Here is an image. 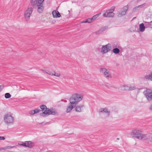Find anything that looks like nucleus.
Returning <instances> with one entry per match:
<instances>
[{"label": "nucleus", "mask_w": 152, "mask_h": 152, "mask_svg": "<svg viewBox=\"0 0 152 152\" xmlns=\"http://www.w3.org/2000/svg\"><path fill=\"white\" fill-rule=\"evenodd\" d=\"M83 96L82 94L75 93L73 94L69 99V103L67 106L66 112L69 113L75 107L78 103L82 100Z\"/></svg>", "instance_id": "1"}, {"label": "nucleus", "mask_w": 152, "mask_h": 152, "mask_svg": "<svg viewBox=\"0 0 152 152\" xmlns=\"http://www.w3.org/2000/svg\"><path fill=\"white\" fill-rule=\"evenodd\" d=\"M54 18H58L60 17L61 15L59 12L57 10H54L52 12Z\"/></svg>", "instance_id": "13"}, {"label": "nucleus", "mask_w": 152, "mask_h": 152, "mask_svg": "<svg viewBox=\"0 0 152 152\" xmlns=\"http://www.w3.org/2000/svg\"><path fill=\"white\" fill-rule=\"evenodd\" d=\"M128 5H126L124 6L122 8V11L121 12H119L118 16L119 17H121L123 16L124 15L126 12L127 10L128 9Z\"/></svg>", "instance_id": "11"}, {"label": "nucleus", "mask_w": 152, "mask_h": 152, "mask_svg": "<svg viewBox=\"0 0 152 152\" xmlns=\"http://www.w3.org/2000/svg\"><path fill=\"white\" fill-rule=\"evenodd\" d=\"M143 132H144L140 129L135 128L132 129V133H140Z\"/></svg>", "instance_id": "16"}, {"label": "nucleus", "mask_w": 152, "mask_h": 152, "mask_svg": "<svg viewBox=\"0 0 152 152\" xmlns=\"http://www.w3.org/2000/svg\"><path fill=\"white\" fill-rule=\"evenodd\" d=\"M101 14V13H99V14H96L91 18L92 22L94 21L96 18H98Z\"/></svg>", "instance_id": "20"}, {"label": "nucleus", "mask_w": 152, "mask_h": 152, "mask_svg": "<svg viewBox=\"0 0 152 152\" xmlns=\"http://www.w3.org/2000/svg\"><path fill=\"white\" fill-rule=\"evenodd\" d=\"M145 27L143 23L140 24L139 26V31L142 32L145 31Z\"/></svg>", "instance_id": "14"}, {"label": "nucleus", "mask_w": 152, "mask_h": 152, "mask_svg": "<svg viewBox=\"0 0 152 152\" xmlns=\"http://www.w3.org/2000/svg\"><path fill=\"white\" fill-rule=\"evenodd\" d=\"M14 146H7L5 147V149H10L13 148Z\"/></svg>", "instance_id": "34"}, {"label": "nucleus", "mask_w": 152, "mask_h": 152, "mask_svg": "<svg viewBox=\"0 0 152 152\" xmlns=\"http://www.w3.org/2000/svg\"><path fill=\"white\" fill-rule=\"evenodd\" d=\"M26 144L27 145V147L29 148H32L34 146L33 143L30 141H26Z\"/></svg>", "instance_id": "18"}, {"label": "nucleus", "mask_w": 152, "mask_h": 152, "mask_svg": "<svg viewBox=\"0 0 152 152\" xmlns=\"http://www.w3.org/2000/svg\"><path fill=\"white\" fill-rule=\"evenodd\" d=\"M41 70L42 71H43L44 73H46V72H47L46 71H45L44 69H41Z\"/></svg>", "instance_id": "39"}, {"label": "nucleus", "mask_w": 152, "mask_h": 152, "mask_svg": "<svg viewBox=\"0 0 152 152\" xmlns=\"http://www.w3.org/2000/svg\"><path fill=\"white\" fill-rule=\"evenodd\" d=\"M29 114L31 115H33L34 114V110H32L30 111L29 112Z\"/></svg>", "instance_id": "32"}, {"label": "nucleus", "mask_w": 152, "mask_h": 152, "mask_svg": "<svg viewBox=\"0 0 152 152\" xmlns=\"http://www.w3.org/2000/svg\"><path fill=\"white\" fill-rule=\"evenodd\" d=\"M129 91H132L136 89L135 86L134 84H129Z\"/></svg>", "instance_id": "19"}, {"label": "nucleus", "mask_w": 152, "mask_h": 152, "mask_svg": "<svg viewBox=\"0 0 152 152\" xmlns=\"http://www.w3.org/2000/svg\"><path fill=\"white\" fill-rule=\"evenodd\" d=\"M98 113L101 117L103 119H106L110 116V110L107 107L100 108L98 110Z\"/></svg>", "instance_id": "4"}, {"label": "nucleus", "mask_w": 152, "mask_h": 152, "mask_svg": "<svg viewBox=\"0 0 152 152\" xmlns=\"http://www.w3.org/2000/svg\"><path fill=\"white\" fill-rule=\"evenodd\" d=\"M55 72V71H48L47 72H46V73L47 74L51 76L54 75V73Z\"/></svg>", "instance_id": "23"}, {"label": "nucleus", "mask_w": 152, "mask_h": 152, "mask_svg": "<svg viewBox=\"0 0 152 152\" xmlns=\"http://www.w3.org/2000/svg\"><path fill=\"white\" fill-rule=\"evenodd\" d=\"M58 77H60L61 76V74L60 73H56L55 72L54 73V75Z\"/></svg>", "instance_id": "25"}, {"label": "nucleus", "mask_w": 152, "mask_h": 152, "mask_svg": "<svg viewBox=\"0 0 152 152\" xmlns=\"http://www.w3.org/2000/svg\"><path fill=\"white\" fill-rule=\"evenodd\" d=\"M117 139L118 140H119V139L118 138H117Z\"/></svg>", "instance_id": "44"}, {"label": "nucleus", "mask_w": 152, "mask_h": 152, "mask_svg": "<svg viewBox=\"0 0 152 152\" xmlns=\"http://www.w3.org/2000/svg\"><path fill=\"white\" fill-rule=\"evenodd\" d=\"M118 89L121 91H125V85H121L118 88Z\"/></svg>", "instance_id": "22"}, {"label": "nucleus", "mask_w": 152, "mask_h": 152, "mask_svg": "<svg viewBox=\"0 0 152 152\" xmlns=\"http://www.w3.org/2000/svg\"><path fill=\"white\" fill-rule=\"evenodd\" d=\"M82 23H88V21H87V19H86V20H84L82 21L81 22Z\"/></svg>", "instance_id": "36"}, {"label": "nucleus", "mask_w": 152, "mask_h": 152, "mask_svg": "<svg viewBox=\"0 0 152 152\" xmlns=\"http://www.w3.org/2000/svg\"><path fill=\"white\" fill-rule=\"evenodd\" d=\"M34 114H36L38 113L39 112L41 111L40 110L36 109L34 110Z\"/></svg>", "instance_id": "28"}, {"label": "nucleus", "mask_w": 152, "mask_h": 152, "mask_svg": "<svg viewBox=\"0 0 152 152\" xmlns=\"http://www.w3.org/2000/svg\"><path fill=\"white\" fill-rule=\"evenodd\" d=\"M5 139L4 137L0 136V140H3Z\"/></svg>", "instance_id": "37"}, {"label": "nucleus", "mask_w": 152, "mask_h": 152, "mask_svg": "<svg viewBox=\"0 0 152 152\" xmlns=\"http://www.w3.org/2000/svg\"><path fill=\"white\" fill-rule=\"evenodd\" d=\"M149 109L150 110H152V104L150 106Z\"/></svg>", "instance_id": "38"}, {"label": "nucleus", "mask_w": 152, "mask_h": 152, "mask_svg": "<svg viewBox=\"0 0 152 152\" xmlns=\"http://www.w3.org/2000/svg\"><path fill=\"white\" fill-rule=\"evenodd\" d=\"M103 15L105 17H111L114 16V13L110 10H107L103 14Z\"/></svg>", "instance_id": "12"}, {"label": "nucleus", "mask_w": 152, "mask_h": 152, "mask_svg": "<svg viewBox=\"0 0 152 152\" xmlns=\"http://www.w3.org/2000/svg\"><path fill=\"white\" fill-rule=\"evenodd\" d=\"M143 94L148 102L152 101V90L149 88H146L143 92Z\"/></svg>", "instance_id": "5"}, {"label": "nucleus", "mask_w": 152, "mask_h": 152, "mask_svg": "<svg viewBox=\"0 0 152 152\" xmlns=\"http://www.w3.org/2000/svg\"><path fill=\"white\" fill-rule=\"evenodd\" d=\"M131 136L139 140H145L147 138L146 134H131Z\"/></svg>", "instance_id": "10"}, {"label": "nucleus", "mask_w": 152, "mask_h": 152, "mask_svg": "<svg viewBox=\"0 0 152 152\" xmlns=\"http://www.w3.org/2000/svg\"><path fill=\"white\" fill-rule=\"evenodd\" d=\"M100 72L102 73L104 76L107 78L112 77V75L110 72L105 68H104L100 69Z\"/></svg>", "instance_id": "9"}, {"label": "nucleus", "mask_w": 152, "mask_h": 152, "mask_svg": "<svg viewBox=\"0 0 152 152\" xmlns=\"http://www.w3.org/2000/svg\"><path fill=\"white\" fill-rule=\"evenodd\" d=\"M83 107V105H80L77 106H76L75 110L77 112H80L82 111V109Z\"/></svg>", "instance_id": "17"}, {"label": "nucleus", "mask_w": 152, "mask_h": 152, "mask_svg": "<svg viewBox=\"0 0 152 152\" xmlns=\"http://www.w3.org/2000/svg\"><path fill=\"white\" fill-rule=\"evenodd\" d=\"M1 86H0V92L1 91Z\"/></svg>", "instance_id": "42"}, {"label": "nucleus", "mask_w": 152, "mask_h": 152, "mask_svg": "<svg viewBox=\"0 0 152 152\" xmlns=\"http://www.w3.org/2000/svg\"><path fill=\"white\" fill-rule=\"evenodd\" d=\"M115 8V6H113L111 7V8L109 10H110V11H112L113 12V11L114 10Z\"/></svg>", "instance_id": "30"}, {"label": "nucleus", "mask_w": 152, "mask_h": 152, "mask_svg": "<svg viewBox=\"0 0 152 152\" xmlns=\"http://www.w3.org/2000/svg\"><path fill=\"white\" fill-rule=\"evenodd\" d=\"M20 132H24L23 131H20Z\"/></svg>", "instance_id": "43"}, {"label": "nucleus", "mask_w": 152, "mask_h": 152, "mask_svg": "<svg viewBox=\"0 0 152 152\" xmlns=\"http://www.w3.org/2000/svg\"><path fill=\"white\" fill-rule=\"evenodd\" d=\"M22 142H20L19 143V145H22Z\"/></svg>", "instance_id": "40"}, {"label": "nucleus", "mask_w": 152, "mask_h": 152, "mask_svg": "<svg viewBox=\"0 0 152 152\" xmlns=\"http://www.w3.org/2000/svg\"><path fill=\"white\" fill-rule=\"evenodd\" d=\"M88 23H90L92 22L91 18L87 19Z\"/></svg>", "instance_id": "33"}, {"label": "nucleus", "mask_w": 152, "mask_h": 152, "mask_svg": "<svg viewBox=\"0 0 152 152\" xmlns=\"http://www.w3.org/2000/svg\"><path fill=\"white\" fill-rule=\"evenodd\" d=\"M4 120L5 122L7 124H13L14 121L12 115L10 113H7L4 115Z\"/></svg>", "instance_id": "6"}, {"label": "nucleus", "mask_w": 152, "mask_h": 152, "mask_svg": "<svg viewBox=\"0 0 152 152\" xmlns=\"http://www.w3.org/2000/svg\"><path fill=\"white\" fill-rule=\"evenodd\" d=\"M111 49V45L110 44L108 43L107 45L102 46L100 52L102 54H104L110 52Z\"/></svg>", "instance_id": "7"}, {"label": "nucleus", "mask_w": 152, "mask_h": 152, "mask_svg": "<svg viewBox=\"0 0 152 152\" xmlns=\"http://www.w3.org/2000/svg\"><path fill=\"white\" fill-rule=\"evenodd\" d=\"M107 28V27H104L102 28L100 30L102 31V32H103Z\"/></svg>", "instance_id": "31"}, {"label": "nucleus", "mask_w": 152, "mask_h": 152, "mask_svg": "<svg viewBox=\"0 0 152 152\" xmlns=\"http://www.w3.org/2000/svg\"><path fill=\"white\" fill-rule=\"evenodd\" d=\"M145 79L146 80H150L152 81V72L148 75L144 76Z\"/></svg>", "instance_id": "15"}, {"label": "nucleus", "mask_w": 152, "mask_h": 152, "mask_svg": "<svg viewBox=\"0 0 152 152\" xmlns=\"http://www.w3.org/2000/svg\"><path fill=\"white\" fill-rule=\"evenodd\" d=\"M40 107L42 111H44L42 113H40V115L41 116L45 117L46 115H55L57 113L56 110L55 109L53 108L50 109L47 108L44 105H40Z\"/></svg>", "instance_id": "2"}, {"label": "nucleus", "mask_w": 152, "mask_h": 152, "mask_svg": "<svg viewBox=\"0 0 152 152\" xmlns=\"http://www.w3.org/2000/svg\"><path fill=\"white\" fill-rule=\"evenodd\" d=\"M11 97V95L9 93H6L5 94V97L6 99L9 98Z\"/></svg>", "instance_id": "24"}, {"label": "nucleus", "mask_w": 152, "mask_h": 152, "mask_svg": "<svg viewBox=\"0 0 152 152\" xmlns=\"http://www.w3.org/2000/svg\"><path fill=\"white\" fill-rule=\"evenodd\" d=\"M22 145L24 146L27 147V145L26 144V141L24 142H22Z\"/></svg>", "instance_id": "35"}, {"label": "nucleus", "mask_w": 152, "mask_h": 152, "mask_svg": "<svg viewBox=\"0 0 152 152\" xmlns=\"http://www.w3.org/2000/svg\"><path fill=\"white\" fill-rule=\"evenodd\" d=\"M120 51V50L117 48H114L113 50V52L115 54H117L119 53Z\"/></svg>", "instance_id": "21"}, {"label": "nucleus", "mask_w": 152, "mask_h": 152, "mask_svg": "<svg viewBox=\"0 0 152 152\" xmlns=\"http://www.w3.org/2000/svg\"><path fill=\"white\" fill-rule=\"evenodd\" d=\"M125 91H129V84L125 85Z\"/></svg>", "instance_id": "29"}, {"label": "nucleus", "mask_w": 152, "mask_h": 152, "mask_svg": "<svg viewBox=\"0 0 152 152\" xmlns=\"http://www.w3.org/2000/svg\"><path fill=\"white\" fill-rule=\"evenodd\" d=\"M142 5H139L137 7H136L134 8L133 9V10L134 11H136V10H138V9L140 7H141Z\"/></svg>", "instance_id": "27"}, {"label": "nucleus", "mask_w": 152, "mask_h": 152, "mask_svg": "<svg viewBox=\"0 0 152 152\" xmlns=\"http://www.w3.org/2000/svg\"><path fill=\"white\" fill-rule=\"evenodd\" d=\"M150 25L152 26V21H151L150 22Z\"/></svg>", "instance_id": "41"}, {"label": "nucleus", "mask_w": 152, "mask_h": 152, "mask_svg": "<svg viewBox=\"0 0 152 152\" xmlns=\"http://www.w3.org/2000/svg\"><path fill=\"white\" fill-rule=\"evenodd\" d=\"M102 32V31H101L100 29L99 30L96 31L95 32V34H96V35H98V34H101Z\"/></svg>", "instance_id": "26"}, {"label": "nucleus", "mask_w": 152, "mask_h": 152, "mask_svg": "<svg viewBox=\"0 0 152 152\" xmlns=\"http://www.w3.org/2000/svg\"><path fill=\"white\" fill-rule=\"evenodd\" d=\"M44 0H31V4L37 7L38 12L39 13H42L44 9L43 2Z\"/></svg>", "instance_id": "3"}, {"label": "nucleus", "mask_w": 152, "mask_h": 152, "mask_svg": "<svg viewBox=\"0 0 152 152\" xmlns=\"http://www.w3.org/2000/svg\"><path fill=\"white\" fill-rule=\"evenodd\" d=\"M33 11L32 7H28L25 11L24 15L26 21H28L30 20Z\"/></svg>", "instance_id": "8"}]
</instances>
